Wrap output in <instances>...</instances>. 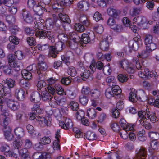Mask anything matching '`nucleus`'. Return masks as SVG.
<instances>
[{
  "label": "nucleus",
  "mask_w": 159,
  "mask_h": 159,
  "mask_svg": "<svg viewBox=\"0 0 159 159\" xmlns=\"http://www.w3.org/2000/svg\"><path fill=\"white\" fill-rule=\"evenodd\" d=\"M6 20L10 25H13L16 22V18L13 16L10 15L6 16Z\"/></svg>",
  "instance_id": "nucleus-52"
},
{
  "label": "nucleus",
  "mask_w": 159,
  "mask_h": 159,
  "mask_svg": "<svg viewBox=\"0 0 159 159\" xmlns=\"http://www.w3.org/2000/svg\"><path fill=\"white\" fill-rule=\"evenodd\" d=\"M144 72L143 73V71H139V76L141 78H147L148 79L152 77L155 78L157 76V73L155 71L152 70V72H150L149 69L147 68H144Z\"/></svg>",
  "instance_id": "nucleus-5"
},
{
  "label": "nucleus",
  "mask_w": 159,
  "mask_h": 159,
  "mask_svg": "<svg viewBox=\"0 0 159 159\" xmlns=\"http://www.w3.org/2000/svg\"><path fill=\"white\" fill-rule=\"evenodd\" d=\"M86 139L90 141L95 140L97 139V136L95 133L90 131H88L85 134Z\"/></svg>",
  "instance_id": "nucleus-24"
},
{
  "label": "nucleus",
  "mask_w": 159,
  "mask_h": 159,
  "mask_svg": "<svg viewBox=\"0 0 159 159\" xmlns=\"http://www.w3.org/2000/svg\"><path fill=\"white\" fill-rule=\"evenodd\" d=\"M137 95L138 100L139 101L144 102L147 101L148 99V95L144 90L141 89H139L137 92Z\"/></svg>",
  "instance_id": "nucleus-14"
},
{
  "label": "nucleus",
  "mask_w": 159,
  "mask_h": 159,
  "mask_svg": "<svg viewBox=\"0 0 159 159\" xmlns=\"http://www.w3.org/2000/svg\"><path fill=\"white\" fill-rule=\"evenodd\" d=\"M150 146L153 149H157L159 146V143L157 140H152L150 142Z\"/></svg>",
  "instance_id": "nucleus-64"
},
{
  "label": "nucleus",
  "mask_w": 159,
  "mask_h": 159,
  "mask_svg": "<svg viewBox=\"0 0 159 159\" xmlns=\"http://www.w3.org/2000/svg\"><path fill=\"white\" fill-rule=\"evenodd\" d=\"M133 21L137 22V24L143 28V29H148L149 25L146 18L144 16H138L133 19Z\"/></svg>",
  "instance_id": "nucleus-4"
},
{
  "label": "nucleus",
  "mask_w": 159,
  "mask_h": 159,
  "mask_svg": "<svg viewBox=\"0 0 159 159\" xmlns=\"http://www.w3.org/2000/svg\"><path fill=\"white\" fill-rule=\"evenodd\" d=\"M147 156V150L144 148L141 147L136 150V153L134 159H145Z\"/></svg>",
  "instance_id": "nucleus-8"
},
{
  "label": "nucleus",
  "mask_w": 159,
  "mask_h": 159,
  "mask_svg": "<svg viewBox=\"0 0 159 159\" xmlns=\"http://www.w3.org/2000/svg\"><path fill=\"white\" fill-rule=\"evenodd\" d=\"M111 87L107 89L105 92V95L106 97L109 99L111 98L112 97H114V94Z\"/></svg>",
  "instance_id": "nucleus-49"
},
{
  "label": "nucleus",
  "mask_w": 159,
  "mask_h": 159,
  "mask_svg": "<svg viewBox=\"0 0 159 159\" xmlns=\"http://www.w3.org/2000/svg\"><path fill=\"white\" fill-rule=\"evenodd\" d=\"M68 73L72 77H74L76 75L77 72L75 68L72 66L68 69Z\"/></svg>",
  "instance_id": "nucleus-63"
},
{
  "label": "nucleus",
  "mask_w": 159,
  "mask_h": 159,
  "mask_svg": "<svg viewBox=\"0 0 159 159\" xmlns=\"http://www.w3.org/2000/svg\"><path fill=\"white\" fill-rule=\"evenodd\" d=\"M79 101L80 103L84 106L86 105L88 102V97L83 94H81L79 97Z\"/></svg>",
  "instance_id": "nucleus-34"
},
{
  "label": "nucleus",
  "mask_w": 159,
  "mask_h": 159,
  "mask_svg": "<svg viewBox=\"0 0 159 159\" xmlns=\"http://www.w3.org/2000/svg\"><path fill=\"white\" fill-rule=\"evenodd\" d=\"M15 95L20 101H23L25 99V92L20 88H17L15 90Z\"/></svg>",
  "instance_id": "nucleus-11"
},
{
  "label": "nucleus",
  "mask_w": 159,
  "mask_h": 159,
  "mask_svg": "<svg viewBox=\"0 0 159 159\" xmlns=\"http://www.w3.org/2000/svg\"><path fill=\"white\" fill-rule=\"evenodd\" d=\"M20 86L25 89H29L30 86V82L24 80H21L19 82Z\"/></svg>",
  "instance_id": "nucleus-42"
},
{
  "label": "nucleus",
  "mask_w": 159,
  "mask_h": 159,
  "mask_svg": "<svg viewBox=\"0 0 159 159\" xmlns=\"http://www.w3.org/2000/svg\"><path fill=\"white\" fill-rule=\"evenodd\" d=\"M42 7L38 2V4L36 5L34 7L33 11L37 15L40 16L43 12Z\"/></svg>",
  "instance_id": "nucleus-26"
},
{
  "label": "nucleus",
  "mask_w": 159,
  "mask_h": 159,
  "mask_svg": "<svg viewBox=\"0 0 159 159\" xmlns=\"http://www.w3.org/2000/svg\"><path fill=\"white\" fill-rule=\"evenodd\" d=\"M89 2L84 0L79 2L77 4L78 9L83 11H86L89 8Z\"/></svg>",
  "instance_id": "nucleus-15"
},
{
  "label": "nucleus",
  "mask_w": 159,
  "mask_h": 159,
  "mask_svg": "<svg viewBox=\"0 0 159 159\" xmlns=\"http://www.w3.org/2000/svg\"><path fill=\"white\" fill-rule=\"evenodd\" d=\"M7 105L11 110L15 111L19 109V104L16 102L9 100L7 102Z\"/></svg>",
  "instance_id": "nucleus-22"
},
{
  "label": "nucleus",
  "mask_w": 159,
  "mask_h": 159,
  "mask_svg": "<svg viewBox=\"0 0 159 159\" xmlns=\"http://www.w3.org/2000/svg\"><path fill=\"white\" fill-rule=\"evenodd\" d=\"M146 46V50L148 52H152L157 48L156 44L152 42L148 44Z\"/></svg>",
  "instance_id": "nucleus-44"
},
{
  "label": "nucleus",
  "mask_w": 159,
  "mask_h": 159,
  "mask_svg": "<svg viewBox=\"0 0 159 159\" xmlns=\"http://www.w3.org/2000/svg\"><path fill=\"white\" fill-rule=\"evenodd\" d=\"M97 112L96 109L93 108H89L87 112V116L92 119L95 118L96 116Z\"/></svg>",
  "instance_id": "nucleus-30"
},
{
  "label": "nucleus",
  "mask_w": 159,
  "mask_h": 159,
  "mask_svg": "<svg viewBox=\"0 0 159 159\" xmlns=\"http://www.w3.org/2000/svg\"><path fill=\"white\" fill-rule=\"evenodd\" d=\"M59 16L60 19L62 22L68 23H70L71 22L69 17L66 14H63L62 13H60L59 14Z\"/></svg>",
  "instance_id": "nucleus-39"
},
{
  "label": "nucleus",
  "mask_w": 159,
  "mask_h": 159,
  "mask_svg": "<svg viewBox=\"0 0 159 159\" xmlns=\"http://www.w3.org/2000/svg\"><path fill=\"white\" fill-rule=\"evenodd\" d=\"M11 66L16 68V70L17 71L21 70L23 68V65L20 61H16L12 64V66Z\"/></svg>",
  "instance_id": "nucleus-35"
},
{
  "label": "nucleus",
  "mask_w": 159,
  "mask_h": 159,
  "mask_svg": "<svg viewBox=\"0 0 159 159\" xmlns=\"http://www.w3.org/2000/svg\"><path fill=\"white\" fill-rule=\"evenodd\" d=\"M135 64L136 65V64H134L133 62L132 63H131L125 69L128 73L133 74L134 72L135 69H136L134 66Z\"/></svg>",
  "instance_id": "nucleus-43"
},
{
  "label": "nucleus",
  "mask_w": 159,
  "mask_h": 159,
  "mask_svg": "<svg viewBox=\"0 0 159 159\" xmlns=\"http://www.w3.org/2000/svg\"><path fill=\"white\" fill-rule=\"evenodd\" d=\"M15 135L19 139L24 135V129L20 127H18L16 128L14 130Z\"/></svg>",
  "instance_id": "nucleus-29"
},
{
  "label": "nucleus",
  "mask_w": 159,
  "mask_h": 159,
  "mask_svg": "<svg viewBox=\"0 0 159 159\" xmlns=\"http://www.w3.org/2000/svg\"><path fill=\"white\" fill-rule=\"evenodd\" d=\"M122 21L125 26L129 27L134 33H137V27L134 25V22L133 21V24L131 23L129 20L126 17H124L123 18Z\"/></svg>",
  "instance_id": "nucleus-9"
},
{
  "label": "nucleus",
  "mask_w": 159,
  "mask_h": 159,
  "mask_svg": "<svg viewBox=\"0 0 159 159\" xmlns=\"http://www.w3.org/2000/svg\"><path fill=\"white\" fill-rule=\"evenodd\" d=\"M141 40L137 37H135L133 40H130L129 42V46L134 51L137 50L142 45Z\"/></svg>",
  "instance_id": "nucleus-7"
},
{
  "label": "nucleus",
  "mask_w": 159,
  "mask_h": 159,
  "mask_svg": "<svg viewBox=\"0 0 159 159\" xmlns=\"http://www.w3.org/2000/svg\"><path fill=\"white\" fill-rule=\"evenodd\" d=\"M111 88L112 90L114 95L120 96L121 93V90L119 86L118 85H112Z\"/></svg>",
  "instance_id": "nucleus-36"
},
{
  "label": "nucleus",
  "mask_w": 159,
  "mask_h": 159,
  "mask_svg": "<svg viewBox=\"0 0 159 159\" xmlns=\"http://www.w3.org/2000/svg\"><path fill=\"white\" fill-rule=\"evenodd\" d=\"M9 31L12 35H16L20 31V29L17 26H12L9 28Z\"/></svg>",
  "instance_id": "nucleus-45"
},
{
  "label": "nucleus",
  "mask_w": 159,
  "mask_h": 159,
  "mask_svg": "<svg viewBox=\"0 0 159 159\" xmlns=\"http://www.w3.org/2000/svg\"><path fill=\"white\" fill-rule=\"evenodd\" d=\"M64 123V122H61L63 125H62L60 123V125L62 126V128L65 130L71 129L73 127V123L71 120L70 119H66L65 120V123Z\"/></svg>",
  "instance_id": "nucleus-20"
},
{
  "label": "nucleus",
  "mask_w": 159,
  "mask_h": 159,
  "mask_svg": "<svg viewBox=\"0 0 159 159\" xmlns=\"http://www.w3.org/2000/svg\"><path fill=\"white\" fill-rule=\"evenodd\" d=\"M56 2L52 5V7L56 11L61 12L62 11L64 7L69 6L72 4L71 0H56Z\"/></svg>",
  "instance_id": "nucleus-2"
},
{
  "label": "nucleus",
  "mask_w": 159,
  "mask_h": 159,
  "mask_svg": "<svg viewBox=\"0 0 159 159\" xmlns=\"http://www.w3.org/2000/svg\"><path fill=\"white\" fill-rule=\"evenodd\" d=\"M91 91V90H90V89L89 87L84 86L82 88L81 93L82 94L86 96L88 95H90Z\"/></svg>",
  "instance_id": "nucleus-62"
},
{
  "label": "nucleus",
  "mask_w": 159,
  "mask_h": 159,
  "mask_svg": "<svg viewBox=\"0 0 159 159\" xmlns=\"http://www.w3.org/2000/svg\"><path fill=\"white\" fill-rule=\"evenodd\" d=\"M65 47V45L62 43V41L58 42L55 44V46H50L49 49L50 55L53 58H56L57 54Z\"/></svg>",
  "instance_id": "nucleus-3"
},
{
  "label": "nucleus",
  "mask_w": 159,
  "mask_h": 159,
  "mask_svg": "<svg viewBox=\"0 0 159 159\" xmlns=\"http://www.w3.org/2000/svg\"><path fill=\"white\" fill-rule=\"evenodd\" d=\"M42 99L44 101H49L53 99V96L47 92L42 94Z\"/></svg>",
  "instance_id": "nucleus-41"
},
{
  "label": "nucleus",
  "mask_w": 159,
  "mask_h": 159,
  "mask_svg": "<svg viewBox=\"0 0 159 159\" xmlns=\"http://www.w3.org/2000/svg\"><path fill=\"white\" fill-rule=\"evenodd\" d=\"M38 89H39L41 91L43 92L44 90L47 91L46 83L43 80L38 81L37 85Z\"/></svg>",
  "instance_id": "nucleus-25"
},
{
  "label": "nucleus",
  "mask_w": 159,
  "mask_h": 159,
  "mask_svg": "<svg viewBox=\"0 0 159 159\" xmlns=\"http://www.w3.org/2000/svg\"><path fill=\"white\" fill-rule=\"evenodd\" d=\"M30 99L31 102L34 103L39 102L41 100L40 93L37 92L32 93L30 96Z\"/></svg>",
  "instance_id": "nucleus-17"
},
{
  "label": "nucleus",
  "mask_w": 159,
  "mask_h": 159,
  "mask_svg": "<svg viewBox=\"0 0 159 159\" xmlns=\"http://www.w3.org/2000/svg\"><path fill=\"white\" fill-rule=\"evenodd\" d=\"M40 103L39 102L34 103L33 107L32 108V111L35 112L38 114H41L43 113V110L40 107Z\"/></svg>",
  "instance_id": "nucleus-27"
},
{
  "label": "nucleus",
  "mask_w": 159,
  "mask_h": 159,
  "mask_svg": "<svg viewBox=\"0 0 159 159\" xmlns=\"http://www.w3.org/2000/svg\"><path fill=\"white\" fill-rule=\"evenodd\" d=\"M81 40L80 43L87 44L90 41V38L89 35L86 34L84 33L81 36Z\"/></svg>",
  "instance_id": "nucleus-40"
},
{
  "label": "nucleus",
  "mask_w": 159,
  "mask_h": 159,
  "mask_svg": "<svg viewBox=\"0 0 159 159\" xmlns=\"http://www.w3.org/2000/svg\"><path fill=\"white\" fill-rule=\"evenodd\" d=\"M22 16L24 21L27 23L31 24L33 21V19L30 13L25 10H22Z\"/></svg>",
  "instance_id": "nucleus-10"
},
{
  "label": "nucleus",
  "mask_w": 159,
  "mask_h": 159,
  "mask_svg": "<svg viewBox=\"0 0 159 159\" xmlns=\"http://www.w3.org/2000/svg\"><path fill=\"white\" fill-rule=\"evenodd\" d=\"M23 113L21 111H18L16 113V120L19 122H21L22 120Z\"/></svg>",
  "instance_id": "nucleus-60"
},
{
  "label": "nucleus",
  "mask_w": 159,
  "mask_h": 159,
  "mask_svg": "<svg viewBox=\"0 0 159 159\" xmlns=\"http://www.w3.org/2000/svg\"><path fill=\"white\" fill-rule=\"evenodd\" d=\"M10 150L9 146L6 143H1L0 147V151L2 152H4L6 151H9Z\"/></svg>",
  "instance_id": "nucleus-46"
},
{
  "label": "nucleus",
  "mask_w": 159,
  "mask_h": 159,
  "mask_svg": "<svg viewBox=\"0 0 159 159\" xmlns=\"http://www.w3.org/2000/svg\"><path fill=\"white\" fill-rule=\"evenodd\" d=\"M48 31L41 30H37L35 33V36L40 39H44L46 38Z\"/></svg>",
  "instance_id": "nucleus-21"
},
{
  "label": "nucleus",
  "mask_w": 159,
  "mask_h": 159,
  "mask_svg": "<svg viewBox=\"0 0 159 159\" xmlns=\"http://www.w3.org/2000/svg\"><path fill=\"white\" fill-rule=\"evenodd\" d=\"M70 108L73 111H76L79 109V104L76 102L74 101L71 102L70 104Z\"/></svg>",
  "instance_id": "nucleus-59"
},
{
  "label": "nucleus",
  "mask_w": 159,
  "mask_h": 159,
  "mask_svg": "<svg viewBox=\"0 0 159 159\" xmlns=\"http://www.w3.org/2000/svg\"><path fill=\"white\" fill-rule=\"evenodd\" d=\"M27 42L29 45H35L36 42L35 39L32 36L28 37L27 38Z\"/></svg>",
  "instance_id": "nucleus-58"
},
{
  "label": "nucleus",
  "mask_w": 159,
  "mask_h": 159,
  "mask_svg": "<svg viewBox=\"0 0 159 159\" xmlns=\"http://www.w3.org/2000/svg\"><path fill=\"white\" fill-rule=\"evenodd\" d=\"M133 62L134 64H136V68L138 70H140L139 71H143V73H144V69L145 68L143 66H142L140 65L138 58L134 57L133 59Z\"/></svg>",
  "instance_id": "nucleus-32"
},
{
  "label": "nucleus",
  "mask_w": 159,
  "mask_h": 159,
  "mask_svg": "<svg viewBox=\"0 0 159 159\" xmlns=\"http://www.w3.org/2000/svg\"><path fill=\"white\" fill-rule=\"evenodd\" d=\"M138 90L136 91L134 89H132L129 94V100L133 102H136L138 99L137 95Z\"/></svg>",
  "instance_id": "nucleus-19"
},
{
  "label": "nucleus",
  "mask_w": 159,
  "mask_h": 159,
  "mask_svg": "<svg viewBox=\"0 0 159 159\" xmlns=\"http://www.w3.org/2000/svg\"><path fill=\"white\" fill-rule=\"evenodd\" d=\"M15 56L17 59L21 60L25 58V55L21 51L18 50L15 52Z\"/></svg>",
  "instance_id": "nucleus-51"
},
{
  "label": "nucleus",
  "mask_w": 159,
  "mask_h": 159,
  "mask_svg": "<svg viewBox=\"0 0 159 159\" xmlns=\"http://www.w3.org/2000/svg\"><path fill=\"white\" fill-rule=\"evenodd\" d=\"M111 40L110 36L107 34L105 35L103 37V40L101 41L100 44V48L103 51L108 50L109 47V42Z\"/></svg>",
  "instance_id": "nucleus-6"
},
{
  "label": "nucleus",
  "mask_w": 159,
  "mask_h": 159,
  "mask_svg": "<svg viewBox=\"0 0 159 159\" xmlns=\"http://www.w3.org/2000/svg\"><path fill=\"white\" fill-rule=\"evenodd\" d=\"M69 38L73 42H79L80 41V37L76 33L74 32L69 33Z\"/></svg>",
  "instance_id": "nucleus-31"
},
{
  "label": "nucleus",
  "mask_w": 159,
  "mask_h": 159,
  "mask_svg": "<svg viewBox=\"0 0 159 159\" xmlns=\"http://www.w3.org/2000/svg\"><path fill=\"white\" fill-rule=\"evenodd\" d=\"M4 81V84L2 86L0 85V96L4 95L7 93H10L11 89L15 86V81L11 79L7 78Z\"/></svg>",
  "instance_id": "nucleus-1"
},
{
  "label": "nucleus",
  "mask_w": 159,
  "mask_h": 159,
  "mask_svg": "<svg viewBox=\"0 0 159 159\" xmlns=\"http://www.w3.org/2000/svg\"><path fill=\"white\" fill-rule=\"evenodd\" d=\"M94 30L97 33L101 34L103 31V27L101 25H96L93 27Z\"/></svg>",
  "instance_id": "nucleus-57"
},
{
  "label": "nucleus",
  "mask_w": 159,
  "mask_h": 159,
  "mask_svg": "<svg viewBox=\"0 0 159 159\" xmlns=\"http://www.w3.org/2000/svg\"><path fill=\"white\" fill-rule=\"evenodd\" d=\"M146 119L149 120L152 123H155L158 121L157 118L155 115V113L150 111L149 109H146Z\"/></svg>",
  "instance_id": "nucleus-13"
},
{
  "label": "nucleus",
  "mask_w": 159,
  "mask_h": 159,
  "mask_svg": "<svg viewBox=\"0 0 159 159\" xmlns=\"http://www.w3.org/2000/svg\"><path fill=\"white\" fill-rule=\"evenodd\" d=\"M148 136L153 140H157L159 139V134L157 132H150L148 133Z\"/></svg>",
  "instance_id": "nucleus-47"
},
{
  "label": "nucleus",
  "mask_w": 159,
  "mask_h": 159,
  "mask_svg": "<svg viewBox=\"0 0 159 159\" xmlns=\"http://www.w3.org/2000/svg\"><path fill=\"white\" fill-rule=\"evenodd\" d=\"M46 38L52 43H54L55 41L54 34L52 32L48 31Z\"/></svg>",
  "instance_id": "nucleus-55"
},
{
  "label": "nucleus",
  "mask_w": 159,
  "mask_h": 159,
  "mask_svg": "<svg viewBox=\"0 0 159 159\" xmlns=\"http://www.w3.org/2000/svg\"><path fill=\"white\" fill-rule=\"evenodd\" d=\"M15 55L10 54L7 56L8 63L10 66H12V64L16 61Z\"/></svg>",
  "instance_id": "nucleus-56"
},
{
  "label": "nucleus",
  "mask_w": 159,
  "mask_h": 159,
  "mask_svg": "<svg viewBox=\"0 0 159 159\" xmlns=\"http://www.w3.org/2000/svg\"><path fill=\"white\" fill-rule=\"evenodd\" d=\"M12 66L8 65L4 66L2 68L3 72L7 75L10 76H15V70L11 68Z\"/></svg>",
  "instance_id": "nucleus-16"
},
{
  "label": "nucleus",
  "mask_w": 159,
  "mask_h": 159,
  "mask_svg": "<svg viewBox=\"0 0 159 159\" xmlns=\"http://www.w3.org/2000/svg\"><path fill=\"white\" fill-rule=\"evenodd\" d=\"M84 112L81 110H79L76 113V118L78 120H81L84 117Z\"/></svg>",
  "instance_id": "nucleus-61"
},
{
  "label": "nucleus",
  "mask_w": 159,
  "mask_h": 159,
  "mask_svg": "<svg viewBox=\"0 0 159 159\" xmlns=\"http://www.w3.org/2000/svg\"><path fill=\"white\" fill-rule=\"evenodd\" d=\"M58 32L59 34L58 36L59 39L60 38L61 40L66 42L67 40V35L63 34V31L59 30H58Z\"/></svg>",
  "instance_id": "nucleus-53"
},
{
  "label": "nucleus",
  "mask_w": 159,
  "mask_h": 159,
  "mask_svg": "<svg viewBox=\"0 0 159 159\" xmlns=\"http://www.w3.org/2000/svg\"><path fill=\"white\" fill-rule=\"evenodd\" d=\"M75 30L80 32H82L85 30L84 26L80 23H76L75 25Z\"/></svg>",
  "instance_id": "nucleus-50"
},
{
  "label": "nucleus",
  "mask_w": 159,
  "mask_h": 159,
  "mask_svg": "<svg viewBox=\"0 0 159 159\" xmlns=\"http://www.w3.org/2000/svg\"><path fill=\"white\" fill-rule=\"evenodd\" d=\"M19 154L22 159H30L28 150L25 148H23L18 150Z\"/></svg>",
  "instance_id": "nucleus-18"
},
{
  "label": "nucleus",
  "mask_w": 159,
  "mask_h": 159,
  "mask_svg": "<svg viewBox=\"0 0 159 159\" xmlns=\"http://www.w3.org/2000/svg\"><path fill=\"white\" fill-rule=\"evenodd\" d=\"M90 95L95 99L98 98L100 95V92L98 89H94L91 90Z\"/></svg>",
  "instance_id": "nucleus-38"
},
{
  "label": "nucleus",
  "mask_w": 159,
  "mask_h": 159,
  "mask_svg": "<svg viewBox=\"0 0 159 159\" xmlns=\"http://www.w3.org/2000/svg\"><path fill=\"white\" fill-rule=\"evenodd\" d=\"M21 74L23 77L25 79L30 80L32 78V73L26 70H22Z\"/></svg>",
  "instance_id": "nucleus-28"
},
{
  "label": "nucleus",
  "mask_w": 159,
  "mask_h": 159,
  "mask_svg": "<svg viewBox=\"0 0 159 159\" xmlns=\"http://www.w3.org/2000/svg\"><path fill=\"white\" fill-rule=\"evenodd\" d=\"M117 79L120 82L124 83L128 80V77L125 75L123 74H120L117 76Z\"/></svg>",
  "instance_id": "nucleus-48"
},
{
  "label": "nucleus",
  "mask_w": 159,
  "mask_h": 159,
  "mask_svg": "<svg viewBox=\"0 0 159 159\" xmlns=\"http://www.w3.org/2000/svg\"><path fill=\"white\" fill-rule=\"evenodd\" d=\"M107 12L109 16L115 19H118L119 17L120 11L112 7H110L107 9Z\"/></svg>",
  "instance_id": "nucleus-12"
},
{
  "label": "nucleus",
  "mask_w": 159,
  "mask_h": 159,
  "mask_svg": "<svg viewBox=\"0 0 159 159\" xmlns=\"http://www.w3.org/2000/svg\"><path fill=\"white\" fill-rule=\"evenodd\" d=\"M145 132L144 130L137 133V138L140 141H144L146 140L147 137L145 135Z\"/></svg>",
  "instance_id": "nucleus-37"
},
{
  "label": "nucleus",
  "mask_w": 159,
  "mask_h": 159,
  "mask_svg": "<svg viewBox=\"0 0 159 159\" xmlns=\"http://www.w3.org/2000/svg\"><path fill=\"white\" fill-rule=\"evenodd\" d=\"M4 136L5 138L8 141H11L12 140L14 136L12 134L11 132V129L9 128L7 130H4Z\"/></svg>",
  "instance_id": "nucleus-33"
},
{
  "label": "nucleus",
  "mask_w": 159,
  "mask_h": 159,
  "mask_svg": "<svg viewBox=\"0 0 159 159\" xmlns=\"http://www.w3.org/2000/svg\"><path fill=\"white\" fill-rule=\"evenodd\" d=\"M38 69L37 70V72L38 74L42 73L41 71H45L48 68V66L46 62L38 63Z\"/></svg>",
  "instance_id": "nucleus-23"
},
{
  "label": "nucleus",
  "mask_w": 159,
  "mask_h": 159,
  "mask_svg": "<svg viewBox=\"0 0 159 159\" xmlns=\"http://www.w3.org/2000/svg\"><path fill=\"white\" fill-rule=\"evenodd\" d=\"M9 39L10 43H12L14 44L17 45L19 43L20 39L14 36H10L9 37Z\"/></svg>",
  "instance_id": "nucleus-54"
}]
</instances>
